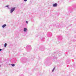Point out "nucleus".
<instances>
[{
    "label": "nucleus",
    "mask_w": 76,
    "mask_h": 76,
    "mask_svg": "<svg viewBox=\"0 0 76 76\" xmlns=\"http://www.w3.org/2000/svg\"><path fill=\"white\" fill-rule=\"evenodd\" d=\"M15 9H16L15 7H13L10 10V13H12L13 12V11H15Z\"/></svg>",
    "instance_id": "1"
},
{
    "label": "nucleus",
    "mask_w": 76,
    "mask_h": 76,
    "mask_svg": "<svg viewBox=\"0 0 76 76\" xmlns=\"http://www.w3.org/2000/svg\"><path fill=\"white\" fill-rule=\"evenodd\" d=\"M28 31V29L27 28H24L23 29V31H24L25 32H27V31Z\"/></svg>",
    "instance_id": "2"
},
{
    "label": "nucleus",
    "mask_w": 76,
    "mask_h": 76,
    "mask_svg": "<svg viewBox=\"0 0 76 76\" xmlns=\"http://www.w3.org/2000/svg\"><path fill=\"white\" fill-rule=\"evenodd\" d=\"M57 3H56L53 5V7H57Z\"/></svg>",
    "instance_id": "3"
},
{
    "label": "nucleus",
    "mask_w": 76,
    "mask_h": 76,
    "mask_svg": "<svg viewBox=\"0 0 76 76\" xmlns=\"http://www.w3.org/2000/svg\"><path fill=\"white\" fill-rule=\"evenodd\" d=\"M6 26H7V25L6 24H4V25H3L2 27V28H5V27H6Z\"/></svg>",
    "instance_id": "4"
},
{
    "label": "nucleus",
    "mask_w": 76,
    "mask_h": 76,
    "mask_svg": "<svg viewBox=\"0 0 76 76\" xmlns=\"http://www.w3.org/2000/svg\"><path fill=\"white\" fill-rule=\"evenodd\" d=\"M7 43H5L4 45V47H6V46H7Z\"/></svg>",
    "instance_id": "5"
},
{
    "label": "nucleus",
    "mask_w": 76,
    "mask_h": 76,
    "mask_svg": "<svg viewBox=\"0 0 76 76\" xmlns=\"http://www.w3.org/2000/svg\"><path fill=\"white\" fill-rule=\"evenodd\" d=\"M11 65H12V67H14V66H15V64H11Z\"/></svg>",
    "instance_id": "6"
},
{
    "label": "nucleus",
    "mask_w": 76,
    "mask_h": 76,
    "mask_svg": "<svg viewBox=\"0 0 76 76\" xmlns=\"http://www.w3.org/2000/svg\"><path fill=\"white\" fill-rule=\"evenodd\" d=\"M26 23H28V21H26Z\"/></svg>",
    "instance_id": "7"
},
{
    "label": "nucleus",
    "mask_w": 76,
    "mask_h": 76,
    "mask_svg": "<svg viewBox=\"0 0 76 76\" xmlns=\"http://www.w3.org/2000/svg\"><path fill=\"white\" fill-rule=\"evenodd\" d=\"M6 7H9V6L8 5L6 6Z\"/></svg>",
    "instance_id": "8"
},
{
    "label": "nucleus",
    "mask_w": 76,
    "mask_h": 76,
    "mask_svg": "<svg viewBox=\"0 0 76 76\" xmlns=\"http://www.w3.org/2000/svg\"><path fill=\"white\" fill-rule=\"evenodd\" d=\"M27 0H24V1H27Z\"/></svg>",
    "instance_id": "9"
},
{
    "label": "nucleus",
    "mask_w": 76,
    "mask_h": 76,
    "mask_svg": "<svg viewBox=\"0 0 76 76\" xmlns=\"http://www.w3.org/2000/svg\"><path fill=\"white\" fill-rule=\"evenodd\" d=\"M2 50V49L0 48V51H1Z\"/></svg>",
    "instance_id": "10"
},
{
    "label": "nucleus",
    "mask_w": 76,
    "mask_h": 76,
    "mask_svg": "<svg viewBox=\"0 0 76 76\" xmlns=\"http://www.w3.org/2000/svg\"><path fill=\"white\" fill-rule=\"evenodd\" d=\"M55 69V68H53V70H54Z\"/></svg>",
    "instance_id": "11"
},
{
    "label": "nucleus",
    "mask_w": 76,
    "mask_h": 76,
    "mask_svg": "<svg viewBox=\"0 0 76 76\" xmlns=\"http://www.w3.org/2000/svg\"><path fill=\"white\" fill-rule=\"evenodd\" d=\"M54 70H53V69L52 70V72H54Z\"/></svg>",
    "instance_id": "12"
},
{
    "label": "nucleus",
    "mask_w": 76,
    "mask_h": 76,
    "mask_svg": "<svg viewBox=\"0 0 76 76\" xmlns=\"http://www.w3.org/2000/svg\"><path fill=\"white\" fill-rule=\"evenodd\" d=\"M0 67H1V65H0Z\"/></svg>",
    "instance_id": "13"
}]
</instances>
